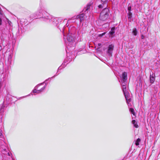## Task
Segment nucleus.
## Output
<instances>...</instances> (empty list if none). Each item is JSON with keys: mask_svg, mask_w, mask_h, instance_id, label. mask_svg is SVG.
<instances>
[{"mask_svg": "<svg viewBox=\"0 0 160 160\" xmlns=\"http://www.w3.org/2000/svg\"><path fill=\"white\" fill-rule=\"evenodd\" d=\"M130 111L132 113L134 116L136 115V114L134 111V109L132 108H130L129 109Z\"/></svg>", "mask_w": 160, "mask_h": 160, "instance_id": "11", "label": "nucleus"}, {"mask_svg": "<svg viewBox=\"0 0 160 160\" xmlns=\"http://www.w3.org/2000/svg\"><path fill=\"white\" fill-rule=\"evenodd\" d=\"M12 58V56L11 54H10L8 57V61L10 62Z\"/></svg>", "mask_w": 160, "mask_h": 160, "instance_id": "15", "label": "nucleus"}, {"mask_svg": "<svg viewBox=\"0 0 160 160\" xmlns=\"http://www.w3.org/2000/svg\"><path fill=\"white\" fill-rule=\"evenodd\" d=\"M45 88V87H43V88H42L41 89L39 90H38V91H39L40 92H41L43 90H44Z\"/></svg>", "mask_w": 160, "mask_h": 160, "instance_id": "19", "label": "nucleus"}, {"mask_svg": "<svg viewBox=\"0 0 160 160\" xmlns=\"http://www.w3.org/2000/svg\"><path fill=\"white\" fill-rule=\"evenodd\" d=\"M125 88V89H126V87H125V88Z\"/></svg>", "mask_w": 160, "mask_h": 160, "instance_id": "27", "label": "nucleus"}, {"mask_svg": "<svg viewBox=\"0 0 160 160\" xmlns=\"http://www.w3.org/2000/svg\"><path fill=\"white\" fill-rule=\"evenodd\" d=\"M132 17V13L130 12H128V19L131 18Z\"/></svg>", "mask_w": 160, "mask_h": 160, "instance_id": "13", "label": "nucleus"}, {"mask_svg": "<svg viewBox=\"0 0 160 160\" xmlns=\"http://www.w3.org/2000/svg\"><path fill=\"white\" fill-rule=\"evenodd\" d=\"M2 18L0 17V25H2Z\"/></svg>", "mask_w": 160, "mask_h": 160, "instance_id": "18", "label": "nucleus"}, {"mask_svg": "<svg viewBox=\"0 0 160 160\" xmlns=\"http://www.w3.org/2000/svg\"><path fill=\"white\" fill-rule=\"evenodd\" d=\"M102 4L99 5L98 7L99 8H101L103 7H105L106 6H107V4H105L104 5V3L103 2H102Z\"/></svg>", "mask_w": 160, "mask_h": 160, "instance_id": "8", "label": "nucleus"}, {"mask_svg": "<svg viewBox=\"0 0 160 160\" xmlns=\"http://www.w3.org/2000/svg\"><path fill=\"white\" fill-rule=\"evenodd\" d=\"M141 139L139 138H138L137 139V140L135 142V144L136 146H138L139 144V143L141 142Z\"/></svg>", "mask_w": 160, "mask_h": 160, "instance_id": "10", "label": "nucleus"}, {"mask_svg": "<svg viewBox=\"0 0 160 160\" xmlns=\"http://www.w3.org/2000/svg\"><path fill=\"white\" fill-rule=\"evenodd\" d=\"M91 6L90 4H88L87 7H85L83 10V11L84 12H86L90 8Z\"/></svg>", "mask_w": 160, "mask_h": 160, "instance_id": "7", "label": "nucleus"}, {"mask_svg": "<svg viewBox=\"0 0 160 160\" xmlns=\"http://www.w3.org/2000/svg\"><path fill=\"white\" fill-rule=\"evenodd\" d=\"M67 38L69 42L68 45H69L70 47H74L76 43L75 41L74 38L72 36L69 35L67 37Z\"/></svg>", "mask_w": 160, "mask_h": 160, "instance_id": "2", "label": "nucleus"}, {"mask_svg": "<svg viewBox=\"0 0 160 160\" xmlns=\"http://www.w3.org/2000/svg\"><path fill=\"white\" fill-rule=\"evenodd\" d=\"M85 14L83 13H82L77 16L75 19H79L80 22L83 21L84 19Z\"/></svg>", "mask_w": 160, "mask_h": 160, "instance_id": "3", "label": "nucleus"}, {"mask_svg": "<svg viewBox=\"0 0 160 160\" xmlns=\"http://www.w3.org/2000/svg\"><path fill=\"white\" fill-rule=\"evenodd\" d=\"M131 9V6L128 7V10L130 12Z\"/></svg>", "mask_w": 160, "mask_h": 160, "instance_id": "21", "label": "nucleus"}, {"mask_svg": "<svg viewBox=\"0 0 160 160\" xmlns=\"http://www.w3.org/2000/svg\"><path fill=\"white\" fill-rule=\"evenodd\" d=\"M115 27H113L112 28L111 30V36L113 35V34L115 33Z\"/></svg>", "mask_w": 160, "mask_h": 160, "instance_id": "9", "label": "nucleus"}, {"mask_svg": "<svg viewBox=\"0 0 160 160\" xmlns=\"http://www.w3.org/2000/svg\"><path fill=\"white\" fill-rule=\"evenodd\" d=\"M132 123L133 124L134 126L136 128L139 127V126L137 124V122H136L135 120H133L132 121Z\"/></svg>", "mask_w": 160, "mask_h": 160, "instance_id": "6", "label": "nucleus"}, {"mask_svg": "<svg viewBox=\"0 0 160 160\" xmlns=\"http://www.w3.org/2000/svg\"><path fill=\"white\" fill-rule=\"evenodd\" d=\"M144 38V36L142 34L141 35V39H143Z\"/></svg>", "mask_w": 160, "mask_h": 160, "instance_id": "22", "label": "nucleus"}, {"mask_svg": "<svg viewBox=\"0 0 160 160\" xmlns=\"http://www.w3.org/2000/svg\"><path fill=\"white\" fill-rule=\"evenodd\" d=\"M101 45V43H99V44H98V46H100Z\"/></svg>", "mask_w": 160, "mask_h": 160, "instance_id": "26", "label": "nucleus"}, {"mask_svg": "<svg viewBox=\"0 0 160 160\" xmlns=\"http://www.w3.org/2000/svg\"><path fill=\"white\" fill-rule=\"evenodd\" d=\"M1 130L0 129V136H1L2 133L1 132Z\"/></svg>", "mask_w": 160, "mask_h": 160, "instance_id": "25", "label": "nucleus"}, {"mask_svg": "<svg viewBox=\"0 0 160 160\" xmlns=\"http://www.w3.org/2000/svg\"><path fill=\"white\" fill-rule=\"evenodd\" d=\"M107 51V53L108 55L109 56L110 55V45L108 46Z\"/></svg>", "mask_w": 160, "mask_h": 160, "instance_id": "14", "label": "nucleus"}, {"mask_svg": "<svg viewBox=\"0 0 160 160\" xmlns=\"http://www.w3.org/2000/svg\"><path fill=\"white\" fill-rule=\"evenodd\" d=\"M150 82L151 83H152L154 82L155 80V76L153 75V73H152V74H151L150 77Z\"/></svg>", "mask_w": 160, "mask_h": 160, "instance_id": "4", "label": "nucleus"}, {"mask_svg": "<svg viewBox=\"0 0 160 160\" xmlns=\"http://www.w3.org/2000/svg\"><path fill=\"white\" fill-rule=\"evenodd\" d=\"M109 33H110V32H109Z\"/></svg>", "mask_w": 160, "mask_h": 160, "instance_id": "28", "label": "nucleus"}, {"mask_svg": "<svg viewBox=\"0 0 160 160\" xmlns=\"http://www.w3.org/2000/svg\"><path fill=\"white\" fill-rule=\"evenodd\" d=\"M106 33V32H104L102 34H99L98 35V36H99V37H102Z\"/></svg>", "mask_w": 160, "mask_h": 160, "instance_id": "17", "label": "nucleus"}, {"mask_svg": "<svg viewBox=\"0 0 160 160\" xmlns=\"http://www.w3.org/2000/svg\"><path fill=\"white\" fill-rule=\"evenodd\" d=\"M122 78L123 81L125 82L127 79V72H124L122 73Z\"/></svg>", "mask_w": 160, "mask_h": 160, "instance_id": "5", "label": "nucleus"}, {"mask_svg": "<svg viewBox=\"0 0 160 160\" xmlns=\"http://www.w3.org/2000/svg\"><path fill=\"white\" fill-rule=\"evenodd\" d=\"M138 32L137 31V29L136 28H134L133 29L132 31V33L135 36H136Z\"/></svg>", "mask_w": 160, "mask_h": 160, "instance_id": "12", "label": "nucleus"}, {"mask_svg": "<svg viewBox=\"0 0 160 160\" xmlns=\"http://www.w3.org/2000/svg\"><path fill=\"white\" fill-rule=\"evenodd\" d=\"M107 1L108 0H101V2L103 3H104V5L105 4H107Z\"/></svg>", "mask_w": 160, "mask_h": 160, "instance_id": "16", "label": "nucleus"}, {"mask_svg": "<svg viewBox=\"0 0 160 160\" xmlns=\"http://www.w3.org/2000/svg\"><path fill=\"white\" fill-rule=\"evenodd\" d=\"M109 10L108 8H105L100 14V17L101 20L102 21L105 20L108 17Z\"/></svg>", "mask_w": 160, "mask_h": 160, "instance_id": "1", "label": "nucleus"}, {"mask_svg": "<svg viewBox=\"0 0 160 160\" xmlns=\"http://www.w3.org/2000/svg\"><path fill=\"white\" fill-rule=\"evenodd\" d=\"M114 46L112 45H111V51L113 50Z\"/></svg>", "mask_w": 160, "mask_h": 160, "instance_id": "20", "label": "nucleus"}, {"mask_svg": "<svg viewBox=\"0 0 160 160\" xmlns=\"http://www.w3.org/2000/svg\"><path fill=\"white\" fill-rule=\"evenodd\" d=\"M2 47L1 46H0V51L2 50Z\"/></svg>", "mask_w": 160, "mask_h": 160, "instance_id": "24", "label": "nucleus"}, {"mask_svg": "<svg viewBox=\"0 0 160 160\" xmlns=\"http://www.w3.org/2000/svg\"><path fill=\"white\" fill-rule=\"evenodd\" d=\"M125 97H126V96H125ZM126 98H127V97H126Z\"/></svg>", "mask_w": 160, "mask_h": 160, "instance_id": "29", "label": "nucleus"}, {"mask_svg": "<svg viewBox=\"0 0 160 160\" xmlns=\"http://www.w3.org/2000/svg\"><path fill=\"white\" fill-rule=\"evenodd\" d=\"M33 92L34 93H36L37 92V90L35 89L33 90Z\"/></svg>", "mask_w": 160, "mask_h": 160, "instance_id": "23", "label": "nucleus"}]
</instances>
